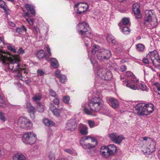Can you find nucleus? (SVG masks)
<instances>
[{
  "instance_id": "1",
  "label": "nucleus",
  "mask_w": 160,
  "mask_h": 160,
  "mask_svg": "<svg viewBox=\"0 0 160 160\" xmlns=\"http://www.w3.org/2000/svg\"><path fill=\"white\" fill-rule=\"evenodd\" d=\"M20 57L17 55L12 56L0 49V61L2 64L7 66L8 68L14 71L19 72L22 70L19 63Z\"/></svg>"
},
{
  "instance_id": "2",
  "label": "nucleus",
  "mask_w": 160,
  "mask_h": 160,
  "mask_svg": "<svg viewBox=\"0 0 160 160\" xmlns=\"http://www.w3.org/2000/svg\"><path fill=\"white\" fill-rule=\"evenodd\" d=\"M103 104V102L102 99L98 97H95L91 99L88 107L85 106V103H82L81 106L85 113L91 115L94 112L100 110L102 107Z\"/></svg>"
},
{
  "instance_id": "3",
  "label": "nucleus",
  "mask_w": 160,
  "mask_h": 160,
  "mask_svg": "<svg viewBox=\"0 0 160 160\" xmlns=\"http://www.w3.org/2000/svg\"><path fill=\"white\" fill-rule=\"evenodd\" d=\"M91 52L100 62L108 60L111 56L110 50L101 48L98 46L95 45L92 46Z\"/></svg>"
},
{
  "instance_id": "4",
  "label": "nucleus",
  "mask_w": 160,
  "mask_h": 160,
  "mask_svg": "<svg viewBox=\"0 0 160 160\" xmlns=\"http://www.w3.org/2000/svg\"><path fill=\"white\" fill-rule=\"evenodd\" d=\"M138 115L143 116L148 115L152 113L154 109V106L151 103L145 104L141 103L137 104L135 107Z\"/></svg>"
},
{
  "instance_id": "5",
  "label": "nucleus",
  "mask_w": 160,
  "mask_h": 160,
  "mask_svg": "<svg viewBox=\"0 0 160 160\" xmlns=\"http://www.w3.org/2000/svg\"><path fill=\"white\" fill-rule=\"evenodd\" d=\"M79 34L82 35V39H84V38L86 36L88 39L90 35L91 31L89 27L88 24L85 22H83L78 23L76 27Z\"/></svg>"
},
{
  "instance_id": "6",
  "label": "nucleus",
  "mask_w": 160,
  "mask_h": 160,
  "mask_svg": "<svg viewBox=\"0 0 160 160\" xmlns=\"http://www.w3.org/2000/svg\"><path fill=\"white\" fill-rule=\"evenodd\" d=\"M81 146L84 148L90 149L94 148L97 144L96 139L89 136L82 138L80 141Z\"/></svg>"
},
{
  "instance_id": "7",
  "label": "nucleus",
  "mask_w": 160,
  "mask_h": 160,
  "mask_svg": "<svg viewBox=\"0 0 160 160\" xmlns=\"http://www.w3.org/2000/svg\"><path fill=\"white\" fill-rule=\"evenodd\" d=\"M22 141L25 144H33L36 141V135L31 132H27L23 135Z\"/></svg>"
},
{
  "instance_id": "8",
  "label": "nucleus",
  "mask_w": 160,
  "mask_h": 160,
  "mask_svg": "<svg viewBox=\"0 0 160 160\" xmlns=\"http://www.w3.org/2000/svg\"><path fill=\"white\" fill-rule=\"evenodd\" d=\"M18 124L21 128L27 129H29L32 126V123L29 119L23 117H20L18 119Z\"/></svg>"
},
{
  "instance_id": "9",
  "label": "nucleus",
  "mask_w": 160,
  "mask_h": 160,
  "mask_svg": "<svg viewBox=\"0 0 160 160\" xmlns=\"http://www.w3.org/2000/svg\"><path fill=\"white\" fill-rule=\"evenodd\" d=\"M88 7V5L86 3H79L76 4L74 9L76 10L77 13L81 14L86 11Z\"/></svg>"
},
{
  "instance_id": "10",
  "label": "nucleus",
  "mask_w": 160,
  "mask_h": 160,
  "mask_svg": "<svg viewBox=\"0 0 160 160\" xmlns=\"http://www.w3.org/2000/svg\"><path fill=\"white\" fill-rule=\"evenodd\" d=\"M77 126L76 122L74 119L68 120L66 124L65 130L68 132H71L74 131Z\"/></svg>"
},
{
  "instance_id": "11",
  "label": "nucleus",
  "mask_w": 160,
  "mask_h": 160,
  "mask_svg": "<svg viewBox=\"0 0 160 160\" xmlns=\"http://www.w3.org/2000/svg\"><path fill=\"white\" fill-rule=\"evenodd\" d=\"M110 139L114 143L119 144L125 139L122 135L118 136L116 133H113L109 135Z\"/></svg>"
},
{
  "instance_id": "12",
  "label": "nucleus",
  "mask_w": 160,
  "mask_h": 160,
  "mask_svg": "<svg viewBox=\"0 0 160 160\" xmlns=\"http://www.w3.org/2000/svg\"><path fill=\"white\" fill-rule=\"evenodd\" d=\"M107 101L109 104L112 108H116L118 106V102L117 99L112 97L107 98Z\"/></svg>"
},
{
  "instance_id": "13",
  "label": "nucleus",
  "mask_w": 160,
  "mask_h": 160,
  "mask_svg": "<svg viewBox=\"0 0 160 160\" xmlns=\"http://www.w3.org/2000/svg\"><path fill=\"white\" fill-rule=\"evenodd\" d=\"M139 8V5L138 3L134 4L133 5L132 11L135 17L136 18L139 19L141 17Z\"/></svg>"
},
{
  "instance_id": "14",
  "label": "nucleus",
  "mask_w": 160,
  "mask_h": 160,
  "mask_svg": "<svg viewBox=\"0 0 160 160\" xmlns=\"http://www.w3.org/2000/svg\"><path fill=\"white\" fill-rule=\"evenodd\" d=\"M26 107L29 112L31 118L32 120L35 118V108L29 102L27 103Z\"/></svg>"
},
{
  "instance_id": "15",
  "label": "nucleus",
  "mask_w": 160,
  "mask_h": 160,
  "mask_svg": "<svg viewBox=\"0 0 160 160\" xmlns=\"http://www.w3.org/2000/svg\"><path fill=\"white\" fill-rule=\"evenodd\" d=\"M158 54L156 50H154L150 52L147 55V57H149L152 60L153 64L154 65L156 64V62H155L156 59L158 57Z\"/></svg>"
},
{
  "instance_id": "16",
  "label": "nucleus",
  "mask_w": 160,
  "mask_h": 160,
  "mask_svg": "<svg viewBox=\"0 0 160 160\" xmlns=\"http://www.w3.org/2000/svg\"><path fill=\"white\" fill-rule=\"evenodd\" d=\"M152 12L151 11L149 10H146V11L144 23L145 25L146 26L148 25V23H150V22L152 20Z\"/></svg>"
},
{
  "instance_id": "17",
  "label": "nucleus",
  "mask_w": 160,
  "mask_h": 160,
  "mask_svg": "<svg viewBox=\"0 0 160 160\" xmlns=\"http://www.w3.org/2000/svg\"><path fill=\"white\" fill-rule=\"evenodd\" d=\"M78 130L81 134L82 135H87L88 134V128L87 127L82 123H80L78 126Z\"/></svg>"
},
{
  "instance_id": "18",
  "label": "nucleus",
  "mask_w": 160,
  "mask_h": 160,
  "mask_svg": "<svg viewBox=\"0 0 160 160\" xmlns=\"http://www.w3.org/2000/svg\"><path fill=\"white\" fill-rule=\"evenodd\" d=\"M100 152L102 155L105 158H108L111 155L109 152L107 147L102 146L100 148Z\"/></svg>"
},
{
  "instance_id": "19",
  "label": "nucleus",
  "mask_w": 160,
  "mask_h": 160,
  "mask_svg": "<svg viewBox=\"0 0 160 160\" xmlns=\"http://www.w3.org/2000/svg\"><path fill=\"white\" fill-rule=\"evenodd\" d=\"M107 69L105 68H103L101 67H97V75L99 78V79H103L102 77L104 75V74L106 71Z\"/></svg>"
},
{
  "instance_id": "20",
  "label": "nucleus",
  "mask_w": 160,
  "mask_h": 160,
  "mask_svg": "<svg viewBox=\"0 0 160 160\" xmlns=\"http://www.w3.org/2000/svg\"><path fill=\"white\" fill-rule=\"evenodd\" d=\"M149 142H148V148L150 151L149 152L152 153L155 150L156 143L155 141L151 140L150 138H149Z\"/></svg>"
},
{
  "instance_id": "21",
  "label": "nucleus",
  "mask_w": 160,
  "mask_h": 160,
  "mask_svg": "<svg viewBox=\"0 0 160 160\" xmlns=\"http://www.w3.org/2000/svg\"><path fill=\"white\" fill-rule=\"evenodd\" d=\"M49 108L53 114L56 117H58L60 115V112L59 110L56 108L52 104L50 105Z\"/></svg>"
},
{
  "instance_id": "22",
  "label": "nucleus",
  "mask_w": 160,
  "mask_h": 160,
  "mask_svg": "<svg viewBox=\"0 0 160 160\" xmlns=\"http://www.w3.org/2000/svg\"><path fill=\"white\" fill-rule=\"evenodd\" d=\"M12 160H26V158L22 153H18L13 156Z\"/></svg>"
},
{
  "instance_id": "23",
  "label": "nucleus",
  "mask_w": 160,
  "mask_h": 160,
  "mask_svg": "<svg viewBox=\"0 0 160 160\" xmlns=\"http://www.w3.org/2000/svg\"><path fill=\"white\" fill-rule=\"evenodd\" d=\"M25 7L27 10L31 14L35 15V11L33 6L28 4H26L25 5Z\"/></svg>"
},
{
  "instance_id": "24",
  "label": "nucleus",
  "mask_w": 160,
  "mask_h": 160,
  "mask_svg": "<svg viewBox=\"0 0 160 160\" xmlns=\"http://www.w3.org/2000/svg\"><path fill=\"white\" fill-rule=\"evenodd\" d=\"M107 40L109 42H111L114 45L117 44L118 42L116 41L115 38L111 34H108L107 36Z\"/></svg>"
},
{
  "instance_id": "25",
  "label": "nucleus",
  "mask_w": 160,
  "mask_h": 160,
  "mask_svg": "<svg viewBox=\"0 0 160 160\" xmlns=\"http://www.w3.org/2000/svg\"><path fill=\"white\" fill-rule=\"evenodd\" d=\"M109 152L111 155L113 154L116 152L117 150L116 147L114 144L109 145L107 147Z\"/></svg>"
},
{
  "instance_id": "26",
  "label": "nucleus",
  "mask_w": 160,
  "mask_h": 160,
  "mask_svg": "<svg viewBox=\"0 0 160 160\" xmlns=\"http://www.w3.org/2000/svg\"><path fill=\"white\" fill-rule=\"evenodd\" d=\"M130 23V19L129 18H125L122 19L121 22L119 23L118 25L120 27H121L122 24L126 25L129 24Z\"/></svg>"
},
{
  "instance_id": "27",
  "label": "nucleus",
  "mask_w": 160,
  "mask_h": 160,
  "mask_svg": "<svg viewBox=\"0 0 160 160\" xmlns=\"http://www.w3.org/2000/svg\"><path fill=\"white\" fill-rule=\"evenodd\" d=\"M138 81H136V82H134V83H135V84L128 83L126 84V86L131 89L136 90L138 88L137 83L138 82Z\"/></svg>"
},
{
  "instance_id": "28",
  "label": "nucleus",
  "mask_w": 160,
  "mask_h": 160,
  "mask_svg": "<svg viewBox=\"0 0 160 160\" xmlns=\"http://www.w3.org/2000/svg\"><path fill=\"white\" fill-rule=\"evenodd\" d=\"M51 65L55 68L58 67V63L56 59L52 58L51 59Z\"/></svg>"
},
{
  "instance_id": "29",
  "label": "nucleus",
  "mask_w": 160,
  "mask_h": 160,
  "mask_svg": "<svg viewBox=\"0 0 160 160\" xmlns=\"http://www.w3.org/2000/svg\"><path fill=\"white\" fill-rule=\"evenodd\" d=\"M43 122L44 125L47 126H53L55 125L53 121L47 119H44L43 121Z\"/></svg>"
},
{
  "instance_id": "30",
  "label": "nucleus",
  "mask_w": 160,
  "mask_h": 160,
  "mask_svg": "<svg viewBox=\"0 0 160 160\" xmlns=\"http://www.w3.org/2000/svg\"><path fill=\"white\" fill-rule=\"evenodd\" d=\"M155 86L154 88V91L156 92H158L159 95H160V83L156 82L153 83Z\"/></svg>"
},
{
  "instance_id": "31",
  "label": "nucleus",
  "mask_w": 160,
  "mask_h": 160,
  "mask_svg": "<svg viewBox=\"0 0 160 160\" xmlns=\"http://www.w3.org/2000/svg\"><path fill=\"white\" fill-rule=\"evenodd\" d=\"M37 56L39 59L42 58L43 57H45V54L44 51L42 50L38 51L37 52Z\"/></svg>"
},
{
  "instance_id": "32",
  "label": "nucleus",
  "mask_w": 160,
  "mask_h": 160,
  "mask_svg": "<svg viewBox=\"0 0 160 160\" xmlns=\"http://www.w3.org/2000/svg\"><path fill=\"white\" fill-rule=\"evenodd\" d=\"M41 99V96L39 93H37L33 97L32 99L33 101L37 102H39Z\"/></svg>"
},
{
  "instance_id": "33",
  "label": "nucleus",
  "mask_w": 160,
  "mask_h": 160,
  "mask_svg": "<svg viewBox=\"0 0 160 160\" xmlns=\"http://www.w3.org/2000/svg\"><path fill=\"white\" fill-rule=\"evenodd\" d=\"M126 76L128 78L131 77L132 80L136 79L135 76L130 71H127L126 72Z\"/></svg>"
},
{
  "instance_id": "34",
  "label": "nucleus",
  "mask_w": 160,
  "mask_h": 160,
  "mask_svg": "<svg viewBox=\"0 0 160 160\" xmlns=\"http://www.w3.org/2000/svg\"><path fill=\"white\" fill-rule=\"evenodd\" d=\"M137 49L139 51H143L145 48L144 45L142 44H138L136 46Z\"/></svg>"
},
{
  "instance_id": "35",
  "label": "nucleus",
  "mask_w": 160,
  "mask_h": 160,
  "mask_svg": "<svg viewBox=\"0 0 160 160\" xmlns=\"http://www.w3.org/2000/svg\"><path fill=\"white\" fill-rule=\"evenodd\" d=\"M122 31L124 34L128 35L130 33V29L127 27H125L123 28Z\"/></svg>"
},
{
  "instance_id": "36",
  "label": "nucleus",
  "mask_w": 160,
  "mask_h": 160,
  "mask_svg": "<svg viewBox=\"0 0 160 160\" xmlns=\"http://www.w3.org/2000/svg\"><path fill=\"white\" fill-rule=\"evenodd\" d=\"M0 7L2 8L5 11H7V8L6 7L5 3L2 0H0Z\"/></svg>"
},
{
  "instance_id": "37",
  "label": "nucleus",
  "mask_w": 160,
  "mask_h": 160,
  "mask_svg": "<svg viewBox=\"0 0 160 160\" xmlns=\"http://www.w3.org/2000/svg\"><path fill=\"white\" fill-rule=\"evenodd\" d=\"M37 109L38 111L40 112H42L44 111L43 106L42 105L40 102L38 103L37 106Z\"/></svg>"
},
{
  "instance_id": "38",
  "label": "nucleus",
  "mask_w": 160,
  "mask_h": 160,
  "mask_svg": "<svg viewBox=\"0 0 160 160\" xmlns=\"http://www.w3.org/2000/svg\"><path fill=\"white\" fill-rule=\"evenodd\" d=\"M138 88L142 91H147V90L146 86L142 84H140L138 86Z\"/></svg>"
},
{
  "instance_id": "39",
  "label": "nucleus",
  "mask_w": 160,
  "mask_h": 160,
  "mask_svg": "<svg viewBox=\"0 0 160 160\" xmlns=\"http://www.w3.org/2000/svg\"><path fill=\"white\" fill-rule=\"evenodd\" d=\"M142 151L143 153L146 155L150 154L151 153V152H149V151H150L148 147L143 148L142 149Z\"/></svg>"
},
{
  "instance_id": "40",
  "label": "nucleus",
  "mask_w": 160,
  "mask_h": 160,
  "mask_svg": "<svg viewBox=\"0 0 160 160\" xmlns=\"http://www.w3.org/2000/svg\"><path fill=\"white\" fill-rule=\"evenodd\" d=\"M48 157L49 160H55V155L52 152H49Z\"/></svg>"
},
{
  "instance_id": "41",
  "label": "nucleus",
  "mask_w": 160,
  "mask_h": 160,
  "mask_svg": "<svg viewBox=\"0 0 160 160\" xmlns=\"http://www.w3.org/2000/svg\"><path fill=\"white\" fill-rule=\"evenodd\" d=\"M49 95L52 97H56L57 96V94L54 90L52 89H50L49 91Z\"/></svg>"
},
{
  "instance_id": "42",
  "label": "nucleus",
  "mask_w": 160,
  "mask_h": 160,
  "mask_svg": "<svg viewBox=\"0 0 160 160\" xmlns=\"http://www.w3.org/2000/svg\"><path fill=\"white\" fill-rule=\"evenodd\" d=\"M6 106V103L3 100L2 98L0 96V107H4Z\"/></svg>"
},
{
  "instance_id": "43",
  "label": "nucleus",
  "mask_w": 160,
  "mask_h": 160,
  "mask_svg": "<svg viewBox=\"0 0 160 160\" xmlns=\"http://www.w3.org/2000/svg\"><path fill=\"white\" fill-rule=\"evenodd\" d=\"M33 32L34 34L37 36L39 32V29L37 27L35 26L34 27Z\"/></svg>"
},
{
  "instance_id": "44",
  "label": "nucleus",
  "mask_w": 160,
  "mask_h": 160,
  "mask_svg": "<svg viewBox=\"0 0 160 160\" xmlns=\"http://www.w3.org/2000/svg\"><path fill=\"white\" fill-rule=\"evenodd\" d=\"M69 97L68 96H65L63 98V101L67 104L69 103Z\"/></svg>"
},
{
  "instance_id": "45",
  "label": "nucleus",
  "mask_w": 160,
  "mask_h": 160,
  "mask_svg": "<svg viewBox=\"0 0 160 160\" xmlns=\"http://www.w3.org/2000/svg\"><path fill=\"white\" fill-rule=\"evenodd\" d=\"M149 57H147V55L144 57L142 60L143 62L145 64H147L149 63Z\"/></svg>"
},
{
  "instance_id": "46",
  "label": "nucleus",
  "mask_w": 160,
  "mask_h": 160,
  "mask_svg": "<svg viewBox=\"0 0 160 160\" xmlns=\"http://www.w3.org/2000/svg\"><path fill=\"white\" fill-rule=\"evenodd\" d=\"M149 24L151 25L152 28H154L157 26V22L156 21H155V22H154L151 20V21L150 22V23H148V25H149Z\"/></svg>"
},
{
  "instance_id": "47",
  "label": "nucleus",
  "mask_w": 160,
  "mask_h": 160,
  "mask_svg": "<svg viewBox=\"0 0 160 160\" xmlns=\"http://www.w3.org/2000/svg\"><path fill=\"white\" fill-rule=\"evenodd\" d=\"M8 49V50L11 51L12 52L14 53H16V50L15 48L11 46H8L7 47Z\"/></svg>"
},
{
  "instance_id": "48",
  "label": "nucleus",
  "mask_w": 160,
  "mask_h": 160,
  "mask_svg": "<svg viewBox=\"0 0 160 160\" xmlns=\"http://www.w3.org/2000/svg\"><path fill=\"white\" fill-rule=\"evenodd\" d=\"M88 122L89 127L91 128H92L94 127L95 122L93 121L88 120Z\"/></svg>"
},
{
  "instance_id": "49",
  "label": "nucleus",
  "mask_w": 160,
  "mask_h": 160,
  "mask_svg": "<svg viewBox=\"0 0 160 160\" xmlns=\"http://www.w3.org/2000/svg\"><path fill=\"white\" fill-rule=\"evenodd\" d=\"M0 119L4 122L6 120V118L4 114L1 112H0Z\"/></svg>"
},
{
  "instance_id": "50",
  "label": "nucleus",
  "mask_w": 160,
  "mask_h": 160,
  "mask_svg": "<svg viewBox=\"0 0 160 160\" xmlns=\"http://www.w3.org/2000/svg\"><path fill=\"white\" fill-rule=\"evenodd\" d=\"M27 21L28 23L31 25H32L33 24V21L32 19H28L25 18Z\"/></svg>"
},
{
  "instance_id": "51",
  "label": "nucleus",
  "mask_w": 160,
  "mask_h": 160,
  "mask_svg": "<svg viewBox=\"0 0 160 160\" xmlns=\"http://www.w3.org/2000/svg\"><path fill=\"white\" fill-rule=\"evenodd\" d=\"M88 38H89V39H88L87 38H86V36H84V39H82L85 42V45L86 47H88V44L86 42L88 41V40H90L89 37Z\"/></svg>"
},
{
  "instance_id": "52",
  "label": "nucleus",
  "mask_w": 160,
  "mask_h": 160,
  "mask_svg": "<svg viewBox=\"0 0 160 160\" xmlns=\"http://www.w3.org/2000/svg\"><path fill=\"white\" fill-rule=\"evenodd\" d=\"M25 52L24 50L22 49V48H19L18 51V54H22Z\"/></svg>"
},
{
  "instance_id": "53",
  "label": "nucleus",
  "mask_w": 160,
  "mask_h": 160,
  "mask_svg": "<svg viewBox=\"0 0 160 160\" xmlns=\"http://www.w3.org/2000/svg\"><path fill=\"white\" fill-rule=\"evenodd\" d=\"M127 69L125 65H122L120 66V70L122 72H123L126 71Z\"/></svg>"
},
{
  "instance_id": "54",
  "label": "nucleus",
  "mask_w": 160,
  "mask_h": 160,
  "mask_svg": "<svg viewBox=\"0 0 160 160\" xmlns=\"http://www.w3.org/2000/svg\"><path fill=\"white\" fill-rule=\"evenodd\" d=\"M55 75L56 77H59L61 75V74L60 73V71L59 70H56L55 72Z\"/></svg>"
},
{
  "instance_id": "55",
  "label": "nucleus",
  "mask_w": 160,
  "mask_h": 160,
  "mask_svg": "<svg viewBox=\"0 0 160 160\" xmlns=\"http://www.w3.org/2000/svg\"><path fill=\"white\" fill-rule=\"evenodd\" d=\"M47 51L48 53V55L49 56H51L52 55V54L50 51V48L48 46H47L46 47Z\"/></svg>"
},
{
  "instance_id": "56",
  "label": "nucleus",
  "mask_w": 160,
  "mask_h": 160,
  "mask_svg": "<svg viewBox=\"0 0 160 160\" xmlns=\"http://www.w3.org/2000/svg\"><path fill=\"white\" fill-rule=\"evenodd\" d=\"M60 80H65L66 79V77L64 75H62L58 77Z\"/></svg>"
},
{
  "instance_id": "57",
  "label": "nucleus",
  "mask_w": 160,
  "mask_h": 160,
  "mask_svg": "<svg viewBox=\"0 0 160 160\" xmlns=\"http://www.w3.org/2000/svg\"><path fill=\"white\" fill-rule=\"evenodd\" d=\"M53 102L54 103L55 105H58L59 103V100L57 98H56L54 99L53 100Z\"/></svg>"
},
{
  "instance_id": "58",
  "label": "nucleus",
  "mask_w": 160,
  "mask_h": 160,
  "mask_svg": "<svg viewBox=\"0 0 160 160\" xmlns=\"http://www.w3.org/2000/svg\"><path fill=\"white\" fill-rule=\"evenodd\" d=\"M37 72L38 75L41 76L44 73V72L42 70H38Z\"/></svg>"
},
{
  "instance_id": "59",
  "label": "nucleus",
  "mask_w": 160,
  "mask_h": 160,
  "mask_svg": "<svg viewBox=\"0 0 160 160\" xmlns=\"http://www.w3.org/2000/svg\"><path fill=\"white\" fill-rule=\"evenodd\" d=\"M64 151L65 152L69 153H70V154H72L73 153L72 151L71 150L69 149H65L64 150Z\"/></svg>"
},
{
  "instance_id": "60",
  "label": "nucleus",
  "mask_w": 160,
  "mask_h": 160,
  "mask_svg": "<svg viewBox=\"0 0 160 160\" xmlns=\"http://www.w3.org/2000/svg\"><path fill=\"white\" fill-rule=\"evenodd\" d=\"M22 70L21 71V72L23 71V72L25 74H27L28 73V69L26 68H22Z\"/></svg>"
},
{
  "instance_id": "61",
  "label": "nucleus",
  "mask_w": 160,
  "mask_h": 160,
  "mask_svg": "<svg viewBox=\"0 0 160 160\" xmlns=\"http://www.w3.org/2000/svg\"><path fill=\"white\" fill-rule=\"evenodd\" d=\"M156 61L158 63L157 65L160 66V58L158 56V57L156 59L155 62Z\"/></svg>"
},
{
  "instance_id": "62",
  "label": "nucleus",
  "mask_w": 160,
  "mask_h": 160,
  "mask_svg": "<svg viewBox=\"0 0 160 160\" xmlns=\"http://www.w3.org/2000/svg\"><path fill=\"white\" fill-rule=\"evenodd\" d=\"M22 16L25 18L26 17H28L29 18H30L31 17V15L28 12L25 13L24 15H22Z\"/></svg>"
},
{
  "instance_id": "63",
  "label": "nucleus",
  "mask_w": 160,
  "mask_h": 160,
  "mask_svg": "<svg viewBox=\"0 0 160 160\" xmlns=\"http://www.w3.org/2000/svg\"><path fill=\"white\" fill-rule=\"evenodd\" d=\"M21 71H19V72H18V75H17V77L19 78L20 79H21L20 78H22V75L21 73Z\"/></svg>"
},
{
  "instance_id": "64",
  "label": "nucleus",
  "mask_w": 160,
  "mask_h": 160,
  "mask_svg": "<svg viewBox=\"0 0 160 160\" xmlns=\"http://www.w3.org/2000/svg\"><path fill=\"white\" fill-rule=\"evenodd\" d=\"M16 31L17 32H18L19 33H21L22 32V31L21 28H17Z\"/></svg>"
}]
</instances>
